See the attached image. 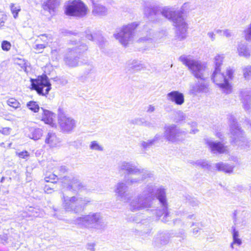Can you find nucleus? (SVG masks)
I'll use <instances>...</instances> for the list:
<instances>
[{"mask_svg": "<svg viewBox=\"0 0 251 251\" xmlns=\"http://www.w3.org/2000/svg\"><path fill=\"white\" fill-rule=\"evenodd\" d=\"M94 246L95 245L94 244H88L87 245V249L88 250H89L90 251H95Z\"/></svg>", "mask_w": 251, "mask_h": 251, "instance_id": "nucleus-60", "label": "nucleus"}, {"mask_svg": "<svg viewBox=\"0 0 251 251\" xmlns=\"http://www.w3.org/2000/svg\"><path fill=\"white\" fill-rule=\"evenodd\" d=\"M199 225H200L199 223H193L191 225L192 226H197L193 229L192 232H193V234L195 235H197L201 230V228L198 227Z\"/></svg>", "mask_w": 251, "mask_h": 251, "instance_id": "nucleus-48", "label": "nucleus"}, {"mask_svg": "<svg viewBox=\"0 0 251 251\" xmlns=\"http://www.w3.org/2000/svg\"><path fill=\"white\" fill-rule=\"evenodd\" d=\"M223 34L226 38H230L233 36L232 31L228 29H223Z\"/></svg>", "mask_w": 251, "mask_h": 251, "instance_id": "nucleus-47", "label": "nucleus"}, {"mask_svg": "<svg viewBox=\"0 0 251 251\" xmlns=\"http://www.w3.org/2000/svg\"><path fill=\"white\" fill-rule=\"evenodd\" d=\"M32 88L38 94L46 96L51 89V84L46 75L38 76L36 79H31Z\"/></svg>", "mask_w": 251, "mask_h": 251, "instance_id": "nucleus-10", "label": "nucleus"}, {"mask_svg": "<svg viewBox=\"0 0 251 251\" xmlns=\"http://www.w3.org/2000/svg\"><path fill=\"white\" fill-rule=\"evenodd\" d=\"M166 98L168 101L178 105H181L184 102V95L178 91H173L168 93L166 95Z\"/></svg>", "mask_w": 251, "mask_h": 251, "instance_id": "nucleus-20", "label": "nucleus"}, {"mask_svg": "<svg viewBox=\"0 0 251 251\" xmlns=\"http://www.w3.org/2000/svg\"><path fill=\"white\" fill-rule=\"evenodd\" d=\"M198 131V130L196 129H192L191 131H190V133H193V134H195Z\"/></svg>", "mask_w": 251, "mask_h": 251, "instance_id": "nucleus-64", "label": "nucleus"}, {"mask_svg": "<svg viewBox=\"0 0 251 251\" xmlns=\"http://www.w3.org/2000/svg\"><path fill=\"white\" fill-rule=\"evenodd\" d=\"M26 106L32 111L36 113L40 109V107L37 102L34 101H30L26 104Z\"/></svg>", "mask_w": 251, "mask_h": 251, "instance_id": "nucleus-36", "label": "nucleus"}, {"mask_svg": "<svg viewBox=\"0 0 251 251\" xmlns=\"http://www.w3.org/2000/svg\"><path fill=\"white\" fill-rule=\"evenodd\" d=\"M137 25L135 23H131L123 26L119 32L114 34V36L121 44L126 46L132 40Z\"/></svg>", "mask_w": 251, "mask_h": 251, "instance_id": "nucleus-7", "label": "nucleus"}, {"mask_svg": "<svg viewBox=\"0 0 251 251\" xmlns=\"http://www.w3.org/2000/svg\"><path fill=\"white\" fill-rule=\"evenodd\" d=\"M197 164L202 168L208 169L209 167L208 162L205 160H199L197 162Z\"/></svg>", "mask_w": 251, "mask_h": 251, "instance_id": "nucleus-51", "label": "nucleus"}, {"mask_svg": "<svg viewBox=\"0 0 251 251\" xmlns=\"http://www.w3.org/2000/svg\"><path fill=\"white\" fill-rule=\"evenodd\" d=\"M59 0H46L42 4V8L51 15L54 14L56 8L59 5Z\"/></svg>", "mask_w": 251, "mask_h": 251, "instance_id": "nucleus-23", "label": "nucleus"}, {"mask_svg": "<svg viewBox=\"0 0 251 251\" xmlns=\"http://www.w3.org/2000/svg\"><path fill=\"white\" fill-rule=\"evenodd\" d=\"M92 13L94 15L104 16L107 14L108 10L106 7L101 4H94Z\"/></svg>", "mask_w": 251, "mask_h": 251, "instance_id": "nucleus-26", "label": "nucleus"}, {"mask_svg": "<svg viewBox=\"0 0 251 251\" xmlns=\"http://www.w3.org/2000/svg\"><path fill=\"white\" fill-rule=\"evenodd\" d=\"M57 179V176L55 174H51L49 176H46L45 178V180L46 182H50L51 183L54 184V182H56V180Z\"/></svg>", "mask_w": 251, "mask_h": 251, "instance_id": "nucleus-42", "label": "nucleus"}, {"mask_svg": "<svg viewBox=\"0 0 251 251\" xmlns=\"http://www.w3.org/2000/svg\"><path fill=\"white\" fill-rule=\"evenodd\" d=\"M186 118L184 113L181 110H178L175 113L174 119L176 123H180L185 121Z\"/></svg>", "mask_w": 251, "mask_h": 251, "instance_id": "nucleus-32", "label": "nucleus"}, {"mask_svg": "<svg viewBox=\"0 0 251 251\" xmlns=\"http://www.w3.org/2000/svg\"><path fill=\"white\" fill-rule=\"evenodd\" d=\"M64 188L70 191H78L85 189V185L77 176H65L61 179Z\"/></svg>", "mask_w": 251, "mask_h": 251, "instance_id": "nucleus-11", "label": "nucleus"}, {"mask_svg": "<svg viewBox=\"0 0 251 251\" xmlns=\"http://www.w3.org/2000/svg\"><path fill=\"white\" fill-rule=\"evenodd\" d=\"M54 185V184L51 183L49 185H46L44 187V191L47 194H51L53 191V186Z\"/></svg>", "mask_w": 251, "mask_h": 251, "instance_id": "nucleus-43", "label": "nucleus"}, {"mask_svg": "<svg viewBox=\"0 0 251 251\" xmlns=\"http://www.w3.org/2000/svg\"><path fill=\"white\" fill-rule=\"evenodd\" d=\"M11 131V128L9 127H4L0 130V132L4 135H8L10 134Z\"/></svg>", "mask_w": 251, "mask_h": 251, "instance_id": "nucleus-54", "label": "nucleus"}, {"mask_svg": "<svg viewBox=\"0 0 251 251\" xmlns=\"http://www.w3.org/2000/svg\"><path fill=\"white\" fill-rule=\"evenodd\" d=\"M43 111L41 120L45 124L50 125L53 126L54 125V119L55 118V114L52 112L41 108Z\"/></svg>", "mask_w": 251, "mask_h": 251, "instance_id": "nucleus-24", "label": "nucleus"}, {"mask_svg": "<svg viewBox=\"0 0 251 251\" xmlns=\"http://www.w3.org/2000/svg\"><path fill=\"white\" fill-rule=\"evenodd\" d=\"M58 123L62 130L65 132L72 131L76 125L75 120L61 112L58 114Z\"/></svg>", "mask_w": 251, "mask_h": 251, "instance_id": "nucleus-14", "label": "nucleus"}, {"mask_svg": "<svg viewBox=\"0 0 251 251\" xmlns=\"http://www.w3.org/2000/svg\"><path fill=\"white\" fill-rule=\"evenodd\" d=\"M46 44H36L34 47V49L38 51L39 53L42 52L43 50L46 47Z\"/></svg>", "mask_w": 251, "mask_h": 251, "instance_id": "nucleus-44", "label": "nucleus"}, {"mask_svg": "<svg viewBox=\"0 0 251 251\" xmlns=\"http://www.w3.org/2000/svg\"><path fill=\"white\" fill-rule=\"evenodd\" d=\"M128 187L126 184L123 182H118L115 186V192L117 199L124 202H128L129 197L126 193Z\"/></svg>", "mask_w": 251, "mask_h": 251, "instance_id": "nucleus-16", "label": "nucleus"}, {"mask_svg": "<svg viewBox=\"0 0 251 251\" xmlns=\"http://www.w3.org/2000/svg\"><path fill=\"white\" fill-rule=\"evenodd\" d=\"M45 142L50 147L54 148L59 146L60 140L54 133L50 132L47 135Z\"/></svg>", "mask_w": 251, "mask_h": 251, "instance_id": "nucleus-25", "label": "nucleus"}, {"mask_svg": "<svg viewBox=\"0 0 251 251\" xmlns=\"http://www.w3.org/2000/svg\"><path fill=\"white\" fill-rule=\"evenodd\" d=\"M188 5V3H184L180 10L176 11L172 7H161L156 4L148 2L144 6V13L148 18L152 22H160L162 16L171 21L174 26L176 28V39H176L181 41L186 37L188 25L185 19L182 16V14L184 13V9L187 7Z\"/></svg>", "mask_w": 251, "mask_h": 251, "instance_id": "nucleus-1", "label": "nucleus"}, {"mask_svg": "<svg viewBox=\"0 0 251 251\" xmlns=\"http://www.w3.org/2000/svg\"><path fill=\"white\" fill-rule=\"evenodd\" d=\"M232 236L233 238H236L239 237V232L237 230L235 227L232 226Z\"/></svg>", "mask_w": 251, "mask_h": 251, "instance_id": "nucleus-57", "label": "nucleus"}, {"mask_svg": "<svg viewBox=\"0 0 251 251\" xmlns=\"http://www.w3.org/2000/svg\"><path fill=\"white\" fill-rule=\"evenodd\" d=\"M206 143L209 149L213 153H224L227 151V147L225 146L220 142L207 141Z\"/></svg>", "mask_w": 251, "mask_h": 251, "instance_id": "nucleus-22", "label": "nucleus"}, {"mask_svg": "<svg viewBox=\"0 0 251 251\" xmlns=\"http://www.w3.org/2000/svg\"><path fill=\"white\" fill-rule=\"evenodd\" d=\"M207 36L211 39V40L212 41H214L215 40L216 35L213 32H212V31L208 32L207 33Z\"/></svg>", "mask_w": 251, "mask_h": 251, "instance_id": "nucleus-59", "label": "nucleus"}, {"mask_svg": "<svg viewBox=\"0 0 251 251\" xmlns=\"http://www.w3.org/2000/svg\"><path fill=\"white\" fill-rule=\"evenodd\" d=\"M220 72L221 69H215L212 79L224 93L229 94L231 92V86L229 83L227 77Z\"/></svg>", "mask_w": 251, "mask_h": 251, "instance_id": "nucleus-12", "label": "nucleus"}, {"mask_svg": "<svg viewBox=\"0 0 251 251\" xmlns=\"http://www.w3.org/2000/svg\"><path fill=\"white\" fill-rule=\"evenodd\" d=\"M90 150L101 151L103 150V147L97 141H92L89 145Z\"/></svg>", "mask_w": 251, "mask_h": 251, "instance_id": "nucleus-35", "label": "nucleus"}, {"mask_svg": "<svg viewBox=\"0 0 251 251\" xmlns=\"http://www.w3.org/2000/svg\"><path fill=\"white\" fill-rule=\"evenodd\" d=\"M244 34L246 40L251 41V25H249L248 27L244 30Z\"/></svg>", "mask_w": 251, "mask_h": 251, "instance_id": "nucleus-40", "label": "nucleus"}, {"mask_svg": "<svg viewBox=\"0 0 251 251\" xmlns=\"http://www.w3.org/2000/svg\"><path fill=\"white\" fill-rule=\"evenodd\" d=\"M87 38L90 40H93V36L92 34H87L86 36Z\"/></svg>", "mask_w": 251, "mask_h": 251, "instance_id": "nucleus-63", "label": "nucleus"}, {"mask_svg": "<svg viewBox=\"0 0 251 251\" xmlns=\"http://www.w3.org/2000/svg\"><path fill=\"white\" fill-rule=\"evenodd\" d=\"M101 217L99 213H90L88 215L78 217L73 223L89 228H98L100 225Z\"/></svg>", "mask_w": 251, "mask_h": 251, "instance_id": "nucleus-6", "label": "nucleus"}, {"mask_svg": "<svg viewBox=\"0 0 251 251\" xmlns=\"http://www.w3.org/2000/svg\"><path fill=\"white\" fill-rule=\"evenodd\" d=\"M179 60L186 66L193 76L197 78L205 77L207 70L206 64L201 61L194 59L190 56L181 55Z\"/></svg>", "mask_w": 251, "mask_h": 251, "instance_id": "nucleus-4", "label": "nucleus"}, {"mask_svg": "<svg viewBox=\"0 0 251 251\" xmlns=\"http://www.w3.org/2000/svg\"><path fill=\"white\" fill-rule=\"evenodd\" d=\"M17 154L20 158L23 159H26L29 156V153L26 151L19 152Z\"/></svg>", "mask_w": 251, "mask_h": 251, "instance_id": "nucleus-50", "label": "nucleus"}, {"mask_svg": "<svg viewBox=\"0 0 251 251\" xmlns=\"http://www.w3.org/2000/svg\"><path fill=\"white\" fill-rule=\"evenodd\" d=\"M62 205L66 211L78 213L83 210L91 202L88 198H82L77 196L69 197L62 193L61 197Z\"/></svg>", "mask_w": 251, "mask_h": 251, "instance_id": "nucleus-3", "label": "nucleus"}, {"mask_svg": "<svg viewBox=\"0 0 251 251\" xmlns=\"http://www.w3.org/2000/svg\"><path fill=\"white\" fill-rule=\"evenodd\" d=\"M171 237V233L167 231H160L155 236L153 240L154 245L157 247L167 244Z\"/></svg>", "mask_w": 251, "mask_h": 251, "instance_id": "nucleus-19", "label": "nucleus"}, {"mask_svg": "<svg viewBox=\"0 0 251 251\" xmlns=\"http://www.w3.org/2000/svg\"><path fill=\"white\" fill-rule=\"evenodd\" d=\"M153 145L154 144L151 139L147 140L146 141H141L139 143V146L143 151L147 150Z\"/></svg>", "mask_w": 251, "mask_h": 251, "instance_id": "nucleus-31", "label": "nucleus"}, {"mask_svg": "<svg viewBox=\"0 0 251 251\" xmlns=\"http://www.w3.org/2000/svg\"><path fill=\"white\" fill-rule=\"evenodd\" d=\"M118 170L120 172H126L128 174L142 173L141 168L137 167L134 164L126 161H122L118 164Z\"/></svg>", "mask_w": 251, "mask_h": 251, "instance_id": "nucleus-18", "label": "nucleus"}, {"mask_svg": "<svg viewBox=\"0 0 251 251\" xmlns=\"http://www.w3.org/2000/svg\"><path fill=\"white\" fill-rule=\"evenodd\" d=\"M151 33H150L149 37H143L140 39V42H144V41H152V39L151 37H152V35H151Z\"/></svg>", "mask_w": 251, "mask_h": 251, "instance_id": "nucleus-58", "label": "nucleus"}, {"mask_svg": "<svg viewBox=\"0 0 251 251\" xmlns=\"http://www.w3.org/2000/svg\"><path fill=\"white\" fill-rule=\"evenodd\" d=\"M189 204L193 207L198 206L200 201L196 199H192L189 201Z\"/></svg>", "mask_w": 251, "mask_h": 251, "instance_id": "nucleus-49", "label": "nucleus"}, {"mask_svg": "<svg viewBox=\"0 0 251 251\" xmlns=\"http://www.w3.org/2000/svg\"><path fill=\"white\" fill-rule=\"evenodd\" d=\"M230 131L232 139L231 142L242 146L241 143L244 141L245 138L241 128L239 127L237 122L234 120L233 123L230 124Z\"/></svg>", "mask_w": 251, "mask_h": 251, "instance_id": "nucleus-15", "label": "nucleus"}, {"mask_svg": "<svg viewBox=\"0 0 251 251\" xmlns=\"http://www.w3.org/2000/svg\"><path fill=\"white\" fill-rule=\"evenodd\" d=\"M237 53L240 56L249 58L251 56V52L247 45L240 43L237 47Z\"/></svg>", "mask_w": 251, "mask_h": 251, "instance_id": "nucleus-27", "label": "nucleus"}, {"mask_svg": "<svg viewBox=\"0 0 251 251\" xmlns=\"http://www.w3.org/2000/svg\"><path fill=\"white\" fill-rule=\"evenodd\" d=\"M198 79L195 83L190 85L189 94L193 96H197L199 94H209L210 92L209 82L205 77Z\"/></svg>", "mask_w": 251, "mask_h": 251, "instance_id": "nucleus-13", "label": "nucleus"}, {"mask_svg": "<svg viewBox=\"0 0 251 251\" xmlns=\"http://www.w3.org/2000/svg\"><path fill=\"white\" fill-rule=\"evenodd\" d=\"M25 213L27 217H38L40 216L39 209L32 207H29L26 209Z\"/></svg>", "mask_w": 251, "mask_h": 251, "instance_id": "nucleus-34", "label": "nucleus"}, {"mask_svg": "<svg viewBox=\"0 0 251 251\" xmlns=\"http://www.w3.org/2000/svg\"><path fill=\"white\" fill-rule=\"evenodd\" d=\"M10 8L14 18L16 19L18 16L19 12L21 10L20 6L14 4H11L10 5Z\"/></svg>", "mask_w": 251, "mask_h": 251, "instance_id": "nucleus-38", "label": "nucleus"}, {"mask_svg": "<svg viewBox=\"0 0 251 251\" xmlns=\"http://www.w3.org/2000/svg\"><path fill=\"white\" fill-rule=\"evenodd\" d=\"M141 170L143 172L142 173L130 174V175H134L136 176L129 177L126 181V184L131 185L139 183L145 179L151 177L152 175V174L147 170L141 168Z\"/></svg>", "mask_w": 251, "mask_h": 251, "instance_id": "nucleus-17", "label": "nucleus"}, {"mask_svg": "<svg viewBox=\"0 0 251 251\" xmlns=\"http://www.w3.org/2000/svg\"><path fill=\"white\" fill-rule=\"evenodd\" d=\"M7 103L10 106L15 108H17L20 106V103L19 101L14 98L9 99L7 101Z\"/></svg>", "mask_w": 251, "mask_h": 251, "instance_id": "nucleus-39", "label": "nucleus"}, {"mask_svg": "<svg viewBox=\"0 0 251 251\" xmlns=\"http://www.w3.org/2000/svg\"><path fill=\"white\" fill-rule=\"evenodd\" d=\"M155 110V106L150 104L148 105L147 107V112L148 113H151Z\"/></svg>", "mask_w": 251, "mask_h": 251, "instance_id": "nucleus-55", "label": "nucleus"}, {"mask_svg": "<svg viewBox=\"0 0 251 251\" xmlns=\"http://www.w3.org/2000/svg\"><path fill=\"white\" fill-rule=\"evenodd\" d=\"M38 38L37 41L40 40L43 42V44H46V46H48L49 43H51L53 40L52 36L50 34H41L38 36Z\"/></svg>", "mask_w": 251, "mask_h": 251, "instance_id": "nucleus-30", "label": "nucleus"}, {"mask_svg": "<svg viewBox=\"0 0 251 251\" xmlns=\"http://www.w3.org/2000/svg\"><path fill=\"white\" fill-rule=\"evenodd\" d=\"M242 71L246 79H250L251 78V66H247L243 68Z\"/></svg>", "mask_w": 251, "mask_h": 251, "instance_id": "nucleus-37", "label": "nucleus"}, {"mask_svg": "<svg viewBox=\"0 0 251 251\" xmlns=\"http://www.w3.org/2000/svg\"><path fill=\"white\" fill-rule=\"evenodd\" d=\"M11 47V43L7 41H3L1 43V48L4 51H8Z\"/></svg>", "mask_w": 251, "mask_h": 251, "instance_id": "nucleus-41", "label": "nucleus"}, {"mask_svg": "<svg viewBox=\"0 0 251 251\" xmlns=\"http://www.w3.org/2000/svg\"><path fill=\"white\" fill-rule=\"evenodd\" d=\"M157 199L162 205V209L156 212L157 216L164 215L161 219L163 222L169 221V213L168 212V204L166 198V192L162 187L157 188L154 184H149L131 200H129V208L132 212H137L151 208L153 201Z\"/></svg>", "mask_w": 251, "mask_h": 251, "instance_id": "nucleus-2", "label": "nucleus"}, {"mask_svg": "<svg viewBox=\"0 0 251 251\" xmlns=\"http://www.w3.org/2000/svg\"><path fill=\"white\" fill-rule=\"evenodd\" d=\"M240 97L244 110L250 111L251 108V92L248 90H242L240 91Z\"/></svg>", "mask_w": 251, "mask_h": 251, "instance_id": "nucleus-21", "label": "nucleus"}, {"mask_svg": "<svg viewBox=\"0 0 251 251\" xmlns=\"http://www.w3.org/2000/svg\"><path fill=\"white\" fill-rule=\"evenodd\" d=\"M6 20V15L2 13H0V28L4 25L5 22Z\"/></svg>", "mask_w": 251, "mask_h": 251, "instance_id": "nucleus-46", "label": "nucleus"}, {"mask_svg": "<svg viewBox=\"0 0 251 251\" xmlns=\"http://www.w3.org/2000/svg\"><path fill=\"white\" fill-rule=\"evenodd\" d=\"M242 240L239 237L233 238V242L230 244L231 249H234V245L236 244L238 246H240L242 244Z\"/></svg>", "mask_w": 251, "mask_h": 251, "instance_id": "nucleus-45", "label": "nucleus"}, {"mask_svg": "<svg viewBox=\"0 0 251 251\" xmlns=\"http://www.w3.org/2000/svg\"><path fill=\"white\" fill-rule=\"evenodd\" d=\"M145 120L143 118H137L135 119V123L137 125L143 126Z\"/></svg>", "mask_w": 251, "mask_h": 251, "instance_id": "nucleus-56", "label": "nucleus"}, {"mask_svg": "<svg viewBox=\"0 0 251 251\" xmlns=\"http://www.w3.org/2000/svg\"><path fill=\"white\" fill-rule=\"evenodd\" d=\"M217 170L225 173H230L232 172L233 167L227 164L220 162L215 164Z\"/></svg>", "mask_w": 251, "mask_h": 251, "instance_id": "nucleus-29", "label": "nucleus"}, {"mask_svg": "<svg viewBox=\"0 0 251 251\" xmlns=\"http://www.w3.org/2000/svg\"><path fill=\"white\" fill-rule=\"evenodd\" d=\"M87 49L85 45L69 48L64 58L65 63L71 67H76L78 65V55Z\"/></svg>", "mask_w": 251, "mask_h": 251, "instance_id": "nucleus-8", "label": "nucleus"}, {"mask_svg": "<svg viewBox=\"0 0 251 251\" xmlns=\"http://www.w3.org/2000/svg\"><path fill=\"white\" fill-rule=\"evenodd\" d=\"M143 126H147V127H151L153 126L152 123H151L150 121H146V120H145V122H144Z\"/></svg>", "mask_w": 251, "mask_h": 251, "instance_id": "nucleus-61", "label": "nucleus"}, {"mask_svg": "<svg viewBox=\"0 0 251 251\" xmlns=\"http://www.w3.org/2000/svg\"><path fill=\"white\" fill-rule=\"evenodd\" d=\"M60 171L62 173H64L66 171V168L64 167L61 166V167H60Z\"/></svg>", "mask_w": 251, "mask_h": 251, "instance_id": "nucleus-62", "label": "nucleus"}, {"mask_svg": "<svg viewBox=\"0 0 251 251\" xmlns=\"http://www.w3.org/2000/svg\"><path fill=\"white\" fill-rule=\"evenodd\" d=\"M225 58L224 54H217L214 57L215 69H220V66L222 64L223 60Z\"/></svg>", "mask_w": 251, "mask_h": 251, "instance_id": "nucleus-33", "label": "nucleus"}, {"mask_svg": "<svg viewBox=\"0 0 251 251\" xmlns=\"http://www.w3.org/2000/svg\"><path fill=\"white\" fill-rule=\"evenodd\" d=\"M87 8L80 0H75L68 4L66 8L65 13L69 16L83 17L87 13Z\"/></svg>", "mask_w": 251, "mask_h": 251, "instance_id": "nucleus-9", "label": "nucleus"}, {"mask_svg": "<svg viewBox=\"0 0 251 251\" xmlns=\"http://www.w3.org/2000/svg\"><path fill=\"white\" fill-rule=\"evenodd\" d=\"M187 132L181 130L176 125L172 124L164 127L163 136L165 139L172 143L182 141L186 137Z\"/></svg>", "mask_w": 251, "mask_h": 251, "instance_id": "nucleus-5", "label": "nucleus"}, {"mask_svg": "<svg viewBox=\"0 0 251 251\" xmlns=\"http://www.w3.org/2000/svg\"><path fill=\"white\" fill-rule=\"evenodd\" d=\"M29 131L28 137L34 140L40 139L43 134L42 129L39 128L30 127Z\"/></svg>", "mask_w": 251, "mask_h": 251, "instance_id": "nucleus-28", "label": "nucleus"}, {"mask_svg": "<svg viewBox=\"0 0 251 251\" xmlns=\"http://www.w3.org/2000/svg\"><path fill=\"white\" fill-rule=\"evenodd\" d=\"M234 71L232 69H231L230 68H227L226 71V77L228 79H231L233 77Z\"/></svg>", "mask_w": 251, "mask_h": 251, "instance_id": "nucleus-52", "label": "nucleus"}, {"mask_svg": "<svg viewBox=\"0 0 251 251\" xmlns=\"http://www.w3.org/2000/svg\"><path fill=\"white\" fill-rule=\"evenodd\" d=\"M162 134H156L153 138L151 139V140L152 141L154 144L158 142L159 141L161 140L162 138Z\"/></svg>", "mask_w": 251, "mask_h": 251, "instance_id": "nucleus-53", "label": "nucleus"}]
</instances>
